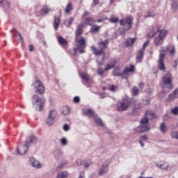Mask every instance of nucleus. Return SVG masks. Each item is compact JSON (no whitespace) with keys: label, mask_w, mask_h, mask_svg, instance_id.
<instances>
[{"label":"nucleus","mask_w":178,"mask_h":178,"mask_svg":"<svg viewBox=\"0 0 178 178\" xmlns=\"http://www.w3.org/2000/svg\"><path fill=\"white\" fill-rule=\"evenodd\" d=\"M166 54L163 53H161L159 55V58L158 61V67L162 72L166 70V67L165 66V63H163V60H165V56Z\"/></svg>","instance_id":"nucleus-6"},{"label":"nucleus","mask_w":178,"mask_h":178,"mask_svg":"<svg viewBox=\"0 0 178 178\" xmlns=\"http://www.w3.org/2000/svg\"><path fill=\"white\" fill-rule=\"evenodd\" d=\"M60 143L62 144V145H67V140H66V138H63L60 140Z\"/></svg>","instance_id":"nucleus-54"},{"label":"nucleus","mask_w":178,"mask_h":178,"mask_svg":"<svg viewBox=\"0 0 178 178\" xmlns=\"http://www.w3.org/2000/svg\"><path fill=\"white\" fill-rule=\"evenodd\" d=\"M115 67V63H108L104 68V70H111V69H113Z\"/></svg>","instance_id":"nucleus-46"},{"label":"nucleus","mask_w":178,"mask_h":178,"mask_svg":"<svg viewBox=\"0 0 178 178\" xmlns=\"http://www.w3.org/2000/svg\"><path fill=\"white\" fill-rule=\"evenodd\" d=\"M145 116L147 119H150L152 120V119H156V115H155V113L154 111H147L145 113Z\"/></svg>","instance_id":"nucleus-26"},{"label":"nucleus","mask_w":178,"mask_h":178,"mask_svg":"<svg viewBox=\"0 0 178 178\" xmlns=\"http://www.w3.org/2000/svg\"><path fill=\"white\" fill-rule=\"evenodd\" d=\"M109 22H111V23H118L119 22V17H111L109 19Z\"/></svg>","instance_id":"nucleus-50"},{"label":"nucleus","mask_w":178,"mask_h":178,"mask_svg":"<svg viewBox=\"0 0 178 178\" xmlns=\"http://www.w3.org/2000/svg\"><path fill=\"white\" fill-rule=\"evenodd\" d=\"M159 31V25L154 26L147 34L148 38H154V37H155V35L158 34Z\"/></svg>","instance_id":"nucleus-11"},{"label":"nucleus","mask_w":178,"mask_h":178,"mask_svg":"<svg viewBox=\"0 0 178 178\" xmlns=\"http://www.w3.org/2000/svg\"><path fill=\"white\" fill-rule=\"evenodd\" d=\"M95 122L96 124H99V126H104V122H102V120L99 117H95Z\"/></svg>","instance_id":"nucleus-41"},{"label":"nucleus","mask_w":178,"mask_h":178,"mask_svg":"<svg viewBox=\"0 0 178 178\" xmlns=\"http://www.w3.org/2000/svg\"><path fill=\"white\" fill-rule=\"evenodd\" d=\"M83 115H86L87 116H90V118H94L95 114L92 110L88 108L86 111H83Z\"/></svg>","instance_id":"nucleus-33"},{"label":"nucleus","mask_w":178,"mask_h":178,"mask_svg":"<svg viewBox=\"0 0 178 178\" xmlns=\"http://www.w3.org/2000/svg\"><path fill=\"white\" fill-rule=\"evenodd\" d=\"M13 31H15V33L18 34L21 42H24V40H23V36H22V34L19 33V31H16V28H13V29L10 30V33H13Z\"/></svg>","instance_id":"nucleus-44"},{"label":"nucleus","mask_w":178,"mask_h":178,"mask_svg":"<svg viewBox=\"0 0 178 178\" xmlns=\"http://www.w3.org/2000/svg\"><path fill=\"white\" fill-rule=\"evenodd\" d=\"M86 48H77V49H74V55H76L77 54V51H79V54H83L84 52H86V50H84Z\"/></svg>","instance_id":"nucleus-45"},{"label":"nucleus","mask_w":178,"mask_h":178,"mask_svg":"<svg viewBox=\"0 0 178 178\" xmlns=\"http://www.w3.org/2000/svg\"><path fill=\"white\" fill-rule=\"evenodd\" d=\"M165 96H166V92L163 91L159 93V97H165Z\"/></svg>","instance_id":"nucleus-64"},{"label":"nucleus","mask_w":178,"mask_h":178,"mask_svg":"<svg viewBox=\"0 0 178 178\" xmlns=\"http://www.w3.org/2000/svg\"><path fill=\"white\" fill-rule=\"evenodd\" d=\"M60 24V18L57 17L56 16H54V27L55 31H58L59 29V25Z\"/></svg>","instance_id":"nucleus-24"},{"label":"nucleus","mask_w":178,"mask_h":178,"mask_svg":"<svg viewBox=\"0 0 178 178\" xmlns=\"http://www.w3.org/2000/svg\"><path fill=\"white\" fill-rule=\"evenodd\" d=\"M134 109H135V111H138V109H141V103L136 102L135 104V106H134Z\"/></svg>","instance_id":"nucleus-51"},{"label":"nucleus","mask_w":178,"mask_h":178,"mask_svg":"<svg viewBox=\"0 0 178 178\" xmlns=\"http://www.w3.org/2000/svg\"><path fill=\"white\" fill-rule=\"evenodd\" d=\"M149 44V41L147 40L143 45L142 49L143 51H145V48H147V46Z\"/></svg>","instance_id":"nucleus-58"},{"label":"nucleus","mask_w":178,"mask_h":178,"mask_svg":"<svg viewBox=\"0 0 178 178\" xmlns=\"http://www.w3.org/2000/svg\"><path fill=\"white\" fill-rule=\"evenodd\" d=\"M62 114L65 116L67 115H70V108L67 106H64L63 107Z\"/></svg>","instance_id":"nucleus-31"},{"label":"nucleus","mask_w":178,"mask_h":178,"mask_svg":"<svg viewBox=\"0 0 178 178\" xmlns=\"http://www.w3.org/2000/svg\"><path fill=\"white\" fill-rule=\"evenodd\" d=\"M31 101L33 106H35V111L42 112L44 110V105H45V98H40L38 95H33Z\"/></svg>","instance_id":"nucleus-1"},{"label":"nucleus","mask_w":178,"mask_h":178,"mask_svg":"<svg viewBox=\"0 0 178 178\" xmlns=\"http://www.w3.org/2000/svg\"><path fill=\"white\" fill-rule=\"evenodd\" d=\"M134 42H136V38H128L125 42V45L127 47H131Z\"/></svg>","instance_id":"nucleus-32"},{"label":"nucleus","mask_w":178,"mask_h":178,"mask_svg":"<svg viewBox=\"0 0 178 178\" xmlns=\"http://www.w3.org/2000/svg\"><path fill=\"white\" fill-rule=\"evenodd\" d=\"M151 129L148 125H144L140 124L138 127L135 129L136 133L140 134V133H145L146 131H149Z\"/></svg>","instance_id":"nucleus-7"},{"label":"nucleus","mask_w":178,"mask_h":178,"mask_svg":"<svg viewBox=\"0 0 178 178\" xmlns=\"http://www.w3.org/2000/svg\"><path fill=\"white\" fill-rule=\"evenodd\" d=\"M48 116L52 119H54L55 120V119L58 118V112H56L55 110H51L49 111Z\"/></svg>","instance_id":"nucleus-35"},{"label":"nucleus","mask_w":178,"mask_h":178,"mask_svg":"<svg viewBox=\"0 0 178 178\" xmlns=\"http://www.w3.org/2000/svg\"><path fill=\"white\" fill-rule=\"evenodd\" d=\"M27 151H29V147L26 146L24 143V145L21 146L20 147H17V155H26L27 154Z\"/></svg>","instance_id":"nucleus-9"},{"label":"nucleus","mask_w":178,"mask_h":178,"mask_svg":"<svg viewBox=\"0 0 178 178\" xmlns=\"http://www.w3.org/2000/svg\"><path fill=\"white\" fill-rule=\"evenodd\" d=\"M29 162L33 168H35V169H41V168H42L40 161L33 157L29 158Z\"/></svg>","instance_id":"nucleus-13"},{"label":"nucleus","mask_w":178,"mask_h":178,"mask_svg":"<svg viewBox=\"0 0 178 178\" xmlns=\"http://www.w3.org/2000/svg\"><path fill=\"white\" fill-rule=\"evenodd\" d=\"M113 75H114L115 77H123L124 74L123 72H120V67H115L113 70Z\"/></svg>","instance_id":"nucleus-20"},{"label":"nucleus","mask_w":178,"mask_h":178,"mask_svg":"<svg viewBox=\"0 0 178 178\" xmlns=\"http://www.w3.org/2000/svg\"><path fill=\"white\" fill-rule=\"evenodd\" d=\"M83 29H84L83 24H80L77 26L76 31L75 32L76 38H79V37L83 34Z\"/></svg>","instance_id":"nucleus-16"},{"label":"nucleus","mask_w":178,"mask_h":178,"mask_svg":"<svg viewBox=\"0 0 178 178\" xmlns=\"http://www.w3.org/2000/svg\"><path fill=\"white\" fill-rule=\"evenodd\" d=\"M91 49L95 55H102V54H104V49L98 50L95 47L91 46Z\"/></svg>","instance_id":"nucleus-28"},{"label":"nucleus","mask_w":178,"mask_h":178,"mask_svg":"<svg viewBox=\"0 0 178 178\" xmlns=\"http://www.w3.org/2000/svg\"><path fill=\"white\" fill-rule=\"evenodd\" d=\"M167 51L170 53L171 55H175L176 49L175 45L169 44L167 46Z\"/></svg>","instance_id":"nucleus-29"},{"label":"nucleus","mask_w":178,"mask_h":178,"mask_svg":"<svg viewBox=\"0 0 178 178\" xmlns=\"http://www.w3.org/2000/svg\"><path fill=\"white\" fill-rule=\"evenodd\" d=\"M147 140H148V137L145 135L140 136V138H139V140H140V141H145Z\"/></svg>","instance_id":"nucleus-57"},{"label":"nucleus","mask_w":178,"mask_h":178,"mask_svg":"<svg viewBox=\"0 0 178 178\" xmlns=\"http://www.w3.org/2000/svg\"><path fill=\"white\" fill-rule=\"evenodd\" d=\"M35 143H37V137L35 136H28L26 138V141H25V147H28L29 145H31V144H35Z\"/></svg>","instance_id":"nucleus-10"},{"label":"nucleus","mask_w":178,"mask_h":178,"mask_svg":"<svg viewBox=\"0 0 178 178\" xmlns=\"http://www.w3.org/2000/svg\"><path fill=\"white\" fill-rule=\"evenodd\" d=\"M132 91H133V95L134 96L138 95V92H140V90H138L136 86L133 87Z\"/></svg>","instance_id":"nucleus-49"},{"label":"nucleus","mask_w":178,"mask_h":178,"mask_svg":"<svg viewBox=\"0 0 178 178\" xmlns=\"http://www.w3.org/2000/svg\"><path fill=\"white\" fill-rule=\"evenodd\" d=\"M79 76L82 80L84 81H86V83H91L92 82V79H91L88 76H87L84 72L80 73Z\"/></svg>","instance_id":"nucleus-21"},{"label":"nucleus","mask_w":178,"mask_h":178,"mask_svg":"<svg viewBox=\"0 0 178 178\" xmlns=\"http://www.w3.org/2000/svg\"><path fill=\"white\" fill-rule=\"evenodd\" d=\"M93 3L92 6H97V5H99V0H92Z\"/></svg>","instance_id":"nucleus-62"},{"label":"nucleus","mask_w":178,"mask_h":178,"mask_svg":"<svg viewBox=\"0 0 178 178\" xmlns=\"http://www.w3.org/2000/svg\"><path fill=\"white\" fill-rule=\"evenodd\" d=\"M171 113L173 115H178V106L172 108L171 109Z\"/></svg>","instance_id":"nucleus-52"},{"label":"nucleus","mask_w":178,"mask_h":178,"mask_svg":"<svg viewBox=\"0 0 178 178\" xmlns=\"http://www.w3.org/2000/svg\"><path fill=\"white\" fill-rule=\"evenodd\" d=\"M54 123H55V120L48 116L46 120V124H47V126H53Z\"/></svg>","instance_id":"nucleus-37"},{"label":"nucleus","mask_w":178,"mask_h":178,"mask_svg":"<svg viewBox=\"0 0 178 178\" xmlns=\"http://www.w3.org/2000/svg\"><path fill=\"white\" fill-rule=\"evenodd\" d=\"M109 165H111V161H105L102 165V169L99 170V175H105V173H107L108 170H109V168H108Z\"/></svg>","instance_id":"nucleus-8"},{"label":"nucleus","mask_w":178,"mask_h":178,"mask_svg":"<svg viewBox=\"0 0 178 178\" xmlns=\"http://www.w3.org/2000/svg\"><path fill=\"white\" fill-rule=\"evenodd\" d=\"M151 102V98L148 97H145L143 99V105H149V103Z\"/></svg>","instance_id":"nucleus-43"},{"label":"nucleus","mask_w":178,"mask_h":178,"mask_svg":"<svg viewBox=\"0 0 178 178\" xmlns=\"http://www.w3.org/2000/svg\"><path fill=\"white\" fill-rule=\"evenodd\" d=\"M156 166H158V168H160V169H162L163 170H166V169L169 168V164L166 162L161 161L160 163H158L156 164Z\"/></svg>","instance_id":"nucleus-22"},{"label":"nucleus","mask_w":178,"mask_h":178,"mask_svg":"<svg viewBox=\"0 0 178 178\" xmlns=\"http://www.w3.org/2000/svg\"><path fill=\"white\" fill-rule=\"evenodd\" d=\"M177 0H173L172 6L174 9H176L177 8Z\"/></svg>","instance_id":"nucleus-60"},{"label":"nucleus","mask_w":178,"mask_h":178,"mask_svg":"<svg viewBox=\"0 0 178 178\" xmlns=\"http://www.w3.org/2000/svg\"><path fill=\"white\" fill-rule=\"evenodd\" d=\"M159 130L165 134V133L168 132V127H166V124L164 122H162L159 127Z\"/></svg>","instance_id":"nucleus-30"},{"label":"nucleus","mask_w":178,"mask_h":178,"mask_svg":"<svg viewBox=\"0 0 178 178\" xmlns=\"http://www.w3.org/2000/svg\"><path fill=\"white\" fill-rule=\"evenodd\" d=\"M131 105V101L129 99H124L122 102H120V105L118 106V112H123L126 111L129 106Z\"/></svg>","instance_id":"nucleus-5"},{"label":"nucleus","mask_w":178,"mask_h":178,"mask_svg":"<svg viewBox=\"0 0 178 178\" xmlns=\"http://www.w3.org/2000/svg\"><path fill=\"white\" fill-rule=\"evenodd\" d=\"M176 98H178V88H176L172 93L170 94L165 101L170 102V101H173V99H176Z\"/></svg>","instance_id":"nucleus-14"},{"label":"nucleus","mask_w":178,"mask_h":178,"mask_svg":"<svg viewBox=\"0 0 178 178\" xmlns=\"http://www.w3.org/2000/svg\"><path fill=\"white\" fill-rule=\"evenodd\" d=\"M165 39L162 38L161 37L157 36L154 38V45L156 47H161L163 44V41Z\"/></svg>","instance_id":"nucleus-19"},{"label":"nucleus","mask_w":178,"mask_h":178,"mask_svg":"<svg viewBox=\"0 0 178 178\" xmlns=\"http://www.w3.org/2000/svg\"><path fill=\"white\" fill-rule=\"evenodd\" d=\"M105 71H104V69L102 67H99L97 70V74L99 76H104V73Z\"/></svg>","instance_id":"nucleus-53"},{"label":"nucleus","mask_w":178,"mask_h":178,"mask_svg":"<svg viewBox=\"0 0 178 178\" xmlns=\"http://www.w3.org/2000/svg\"><path fill=\"white\" fill-rule=\"evenodd\" d=\"M67 177V172H62L58 173L56 178H66Z\"/></svg>","instance_id":"nucleus-48"},{"label":"nucleus","mask_w":178,"mask_h":178,"mask_svg":"<svg viewBox=\"0 0 178 178\" xmlns=\"http://www.w3.org/2000/svg\"><path fill=\"white\" fill-rule=\"evenodd\" d=\"M32 86L35 92H37L38 94H44L45 92V87H44L42 83L39 80L35 81Z\"/></svg>","instance_id":"nucleus-3"},{"label":"nucleus","mask_w":178,"mask_h":178,"mask_svg":"<svg viewBox=\"0 0 178 178\" xmlns=\"http://www.w3.org/2000/svg\"><path fill=\"white\" fill-rule=\"evenodd\" d=\"M63 129L64 131H69V130H70V127L69 126V124H64Z\"/></svg>","instance_id":"nucleus-55"},{"label":"nucleus","mask_w":178,"mask_h":178,"mask_svg":"<svg viewBox=\"0 0 178 178\" xmlns=\"http://www.w3.org/2000/svg\"><path fill=\"white\" fill-rule=\"evenodd\" d=\"M148 122H149V120L147 118V116H145L144 118H142L140 121V124H143L145 126H148Z\"/></svg>","instance_id":"nucleus-40"},{"label":"nucleus","mask_w":178,"mask_h":178,"mask_svg":"<svg viewBox=\"0 0 178 178\" xmlns=\"http://www.w3.org/2000/svg\"><path fill=\"white\" fill-rule=\"evenodd\" d=\"M120 24L122 26L125 31H129L133 25V17L131 16H127L126 19H122L120 20Z\"/></svg>","instance_id":"nucleus-2"},{"label":"nucleus","mask_w":178,"mask_h":178,"mask_svg":"<svg viewBox=\"0 0 178 178\" xmlns=\"http://www.w3.org/2000/svg\"><path fill=\"white\" fill-rule=\"evenodd\" d=\"M172 80H173V76H172V74H170V72H167L166 74L162 79L163 83H164V85L166 86L167 88H169V90H172Z\"/></svg>","instance_id":"nucleus-4"},{"label":"nucleus","mask_w":178,"mask_h":178,"mask_svg":"<svg viewBox=\"0 0 178 178\" xmlns=\"http://www.w3.org/2000/svg\"><path fill=\"white\" fill-rule=\"evenodd\" d=\"M74 20V19L73 17H70V19L65 20L64 22L65 26H66V27H68L70 29V27L72 26V24H73Z\"/></svg>","instance_id":"nucleus-34"},{"label":"nucleus","mask_w":178,"mask_h":178,"mask_svg":"<svg viewBox=\"0 0 178 178\" xmlns=\"http://www.w3.org/2000/svg\"><path fill=\"white\" fill-rule=\"evenodd\" d=\"M108 90L114 92V91H116V87H115V85H111L110 87L108 88Z\"/></svg>","instance_id":"nucleus-61"},{"label":"nucleus","mask_w":178,"mask_h":178,"mask_svg":"<svg viewBox=\"0 0 178 178\" xmlns=\"http://www.w3.org/2000/svg\"><path fill=\"white\" fill-rule=\"evenodd\" d=\"M73 10V5L72 4V3H68L66 8H65V13H70V11Z\"/></svg>","instance_id":"nucleus-39"},{"label":"nucleus","mask_w":178,"mask_h":178,"mask_svg":"<svg viewBox=\"0 0 178 178\" xmlns=\"http://www.w3.org/2000/svg\"><path fill=\"white\" fill-rule=\"evenodd\" d=\"M134 72H136V67L131 65L129 67H125L124 70L123 71V74H129V73H134Z\"/></svg>","instance_id":"nucleus-17"},{"label":"nucleus","mask_w":178,"mask_h":178,"mask_svg":"<svg viewBox=\"0 0 178 178\" xmlns=\"http://www.w3.org/2000/svg\"><path fill=\"white\" fill-rule=\"evenodd\" d=\"M158 33H159L158 37H161L164 40L166 35H168V31L166 29H161V26H159V31Z\"/></svg>","instance_id":"nucleus-23"},{"label":"nucleus","mask_w":178,"mask_h":178,"mask_svg":"<svg viewBox=\"0 0 178 178\" xmlns=\"http://www.w3.org/2000/svg\"><path fill=\"white\" fill-rule=\"evenodd\" d=\"M99 99H102L103 98H105V97H106V95H105V93H99Z\"/></svg>","instance_id":"nucleus-63"},{"label":"nucleus","mask_w":178,"mask_h":178,"mask_svg":"<svg viewBox=\"0 0 178 178\" xmlns=\"http://www.w3.org/2000/svg\"><path fill=\"white\" fill-rule=\"evenodd\" d=\"M144 58V50H139L136 56V62L140 63Z\"/></svg>","instance_id":"nucleus-25"},{"label":"nucleus","mask_w":178,"mask_h":178,"mask_svg":"<svg viewBox=\"0 0 178 178\" xmlns=\"http://www.w3.org/2000/svg\"><path fill=\"white\" fill-rule=\"evenodd\" d=\"M74 104H79V102H80V97H79V96L74 97Z\"/></svg>","instance_id":"nucleus-59"},{"label":"nucleus","mask_w":178,"mask_h":178,"mask_svg":"<svg viewBox=\"0 0 178 178\" xmlns=\"http://www.w3.org/2000/svg\"><path fill=\"white\" fill-rule=\"evenodd\" d=\"M75 42L78 43L76 44V48H86V39H84V38H81L80 39H79V38H76Z\"/></svg>","instance_id":"nucleus-12"},{"label":"nucleus","mask_w":178,"mask_h":178,"mask_svg":"<svg viewBox=\"0 0 178 178\" xmlns=\"http://www.w3.org/2000/svg\"><path fill=\"white\" fill-rule=\"evenodd\" d=\"M51 12V8H48V6H44V7L40 10V16H45Z\"/></svg>","instance_id":"nucleus-18"},{"label":"nucleus","mask_w":178,"mask_h":178,"mask_svg":"<svg viewBox=\"0 0 178 178\" xmlns=\"http://www.w3.org/2000/svg\"><path fill=\"white\" fill-rule=\"evenodd\" d=\"M53 155H54V157L55 158L56 161H60V159H62V158L63 156V152H62V151H60V149H57L53 152Z\"/></svg>","instance_id":"nucleus-15"},{"label":"nucleus","mask_w":178,"mask_h":178,"mask_svg":"<svg viewBox=\"0 0 178 178\" xmlns=\"http://www.w3.org/2000/svg\"><path fill=\"white\" fill-rule=\"evenodd\" d=\"M170 136H171L172 138L178 140V131H173L170 132Z\"/></svg>","instance_id":"nucleus-47"},{"label":"nucleus","mask_w":178,"mask_h":178,"mask_svg":"<svg viewBox=\"0 0 178 178\" xmlns=\"http://www.w3.org/2000/svg\"><path fill=\"white\" fill-rule=\"evenodd\" d=\"M67 164V161H63L60 165H58V168L60 169L62 168H63V166H65V165Z\"/></svg>","instance_id":"nucleus-56"},{"label":"nucleus","mask_w":178,"mask_h":178,"mask_svg":"<svg viewBox=\"0 0 178 178\" xmlns=\"http://www.w3.org/2000/svg\"><path fill=\"white\" fill-rule=\"evenodd\" d=\"M99 29H101V26H99L92 25V27L90 29V33L95 34V33H98V31H99Z\"/></svg>","instance_id":"nucleus-36"},{"label":"nucleus","mask_w":178,"mask_h":178,"mask_svg":"<svg viewBox=\"0 0 178 178\" xmlns=\"http://www.w3.org/2000/svg\"><path fill=\"white\" fill-rule=\"evenodd\" d=\"M58 43L60 44L61 45H66L67 44V40L62 36H59L58 38Z\"/></svg>","instance_id":"nucleus-38"},{"label":"nucleus","mask_w":178,"mask_h":178,"mask_svg":"<svg viewBox=\"0 0 178 178\" xmlns=\"http://www.w3.org/2000/svg\"><path fill=\"white\" fill-rule=\"evenodd\" d=\"M98 45H99V47H103L104 49H106V48H108V45H109V40L106 39L104 41L102 40L99 42Z\"/></svg>","instance_id":"nucleus-27"},{"label":"nucleus","mask_w":178,"mask_h":178,"mask_svg":"<svg viewBox=\"0 0 178 178\" xmlns=\"http://www.w3.org/2000/svg\"><path fill=\"white\" fill-rule=\"evenodd\" d=\"M93 20H94V19L92 17H89L86 19L85 23H86V24H87V26H92V21Z\"/></svg>","instance_id":"nucleus-42"}]
</instances>
